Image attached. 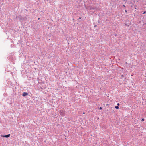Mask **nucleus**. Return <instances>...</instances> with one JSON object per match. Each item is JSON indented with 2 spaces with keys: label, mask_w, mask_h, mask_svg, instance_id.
<instances>
[{
  "label": "nucleus",
  "mask_w": 146,
  "mask_h": 146,
  "mask_svg": "<svg viewBox=\"0 0 146 146\" xmlns=\"http://www.w3.org/2000/svg\"><path fill=\"white\" fill-rule=\"evenodd\" d=\"M10 134H9L7 135L2 136L3 137L7 138V137H9L10 136Z\"/></svg>",
  "instance_id": "1"
},
{
  "label": "nucleus",
  "mask_w": 146,
  "mask_h": 146,
  "mask_svg": "<svg viewBox=\"0 0 146 146\" xmlns=\"http://www.w3.org/2000/svg\"><path fill=\"white\" fill-rule=\"evenodd\" d=\"M28 94V93L26 92H24L22 95L23 96H26Z\"/></svg>",
  "instance_id": "2"
},
{
  "label": "nucleus",
  "mask_w": 146,
  "mask_h": 146,
  "mask_svg": "<svg viewBox=\"0 0 146 146\" xmlns=\"http://www.w3.org/2000/svg\"><path fill=\"white\" fill-rule=\"evenodd\" d=\"M115 108L116 109H118L119 108V107L118 106H115Z\"/></svg>",
  "instance_id": "3"
},
{
  "label": "nucleus",
  "mask_w": 146,
  "mask_h": 146,
  "mask_svg": "<svg viewBox=\"0 0 146 146\" xmlns=\"http://www.w3.org/2000/svg\"><path fill=\"white\" fill-rule=\"evenodd\" d=\"M144 121V118H143L141 119V121Z\"/></svg>",
  "instance_id": "4"
},
{
  "label": "nucleus",
  "mask_w": 146,
  "mask_h": 146,
  "mask_svg": "<svg viewBox=\"0 0 146 146\" xmlns=\"http://www.w3.org/2000/svg\"><path fill=\"white\" fill-rule=\"evenodd\" d=\"M99 109L100 110H102V107H100L99 108Z\"/></svg>",
  "instance_id": "5"
},
{
  "label": "nucleus",
  "mask_w": 146,
  "mask_h": 146,
  "mask_svg": "<svg viewBox=\"0 0 146 146\" xmlns=\"http://www.w3.org/2000/svg\"><path fill=\"white\" fill-rule=\"evenodd\" d=\"M145 13H146V11H145L144 12V13H143V14H145Z\"/></svg>",
  "instance_id": "6"
},
{
  "label": "nucleus",
  "mask_w": 146,
  "mask_h": 146,
  "mask_svg": "<svg viewBox=\"0 0 146 146\" xmlns=\"http://www.w3.org/2000/svg\"><path fill=\"white\" fill-rule=\"evenodd\" d=\"M119 105H120V104L119 103H117V105L118 106H119Z\"/></svg>",
  "instance_id": "7"
},
{
  "label": "nucleus",
  "mask_w": 146,
  "mask_h": 146,
  "mask_svg": "<svg viewBox=\"0 0 146 146\" xmlns=\"http://www.w3.org/2000/svg\"><path fill=\"white\" fill-rule=\"evenodd\" d=\"M123 6L124 7H125V6L124 5H123Z\"/></svg>",
  "instance_id": "8"
},
{
  "label": "nucleus",
  "mask_w": 146,
  "mask_h": 146,
  "mask_svg": "<svg viewBox=\"0 0 146 146\" xmlns=\"http://www.w3.org/2000/svg\"><path fill=\"white\" fill-rule=\"evenodd\" d=\"M125 12H127V11L126 10H125Z\"/></svg>",
  "instance_id": "9"
},
{
  "label": "nucleus",
  "mask_w": 146,
  "mask_h": 146,
  "mask_svg": "<svg viewBox=\"0 0 146 146\" xmlns=\"http://www.w3.org/2000/svg\"><path fill=\"white\" fill-rule=\"evenodd\" d=\"M81 19V17H80L79 18V19Z\"/></svg>",
  "instance_id": "10"
},
{
  "label": "nucleus",
  "mask_w": 146,
  "mask_h": 146,
  "mask_svg": "<svg viewBox=\"0 0 146 146\" xmlns=\"http://www.w3.org/2000/svg\"><path fill=\"white\" fill-rule=\"evenodd\" d=\"M38 20L40 19V18H38Z\"/></svg>",
  "instance_id": "11"
},
{
  "label": "nucleus",
  "mask_w": 146,
  "mask_h": 146,
  "mask_svg": "<svg viewBox=\"0 0 146 146\" xmlns=\"http://www.w3.org/2000/svg\"><path fill=\"white\" fill-rule=\"evenodd\" d=\"M108 104H107V105H106L107 106H108Z\"/></svg>",
  "instance_id": "12"
},
{
  "label": "nucleus",
  "mask_w": 146,
  "mask_h": 146,
  "mask_svg": "<svg viewBox=\"0 0 146 146\" xmlns=\"http://www.w3.org/2000/svg\"><path fill=\"white\" fill-rule=\"evenodd\" d=\"M83 114H85V113H84V112H83Z\"/></svg>",
  "instance_id": "13"
}]
</instances>
